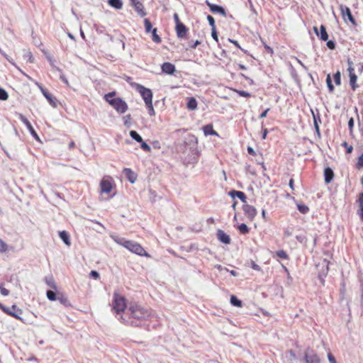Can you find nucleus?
Returning a JSON list of instances; mask_svg holds the SVG:
<instances>
[{
    "label": "nucleus",
    "mask_w": 363,
    "mask_h": 363,
    "mask_svg": "<svg viewBox=\"0 0 363 363\" xmlns=\"http://www.w3.org/2000/svg\"><path fill=\"white\" fill-rule=\"evenodd\" d=\"M121 323L130 324L134 326H140L149 328L147 321L153 322L157 320V316L152 311L145 308L137 303H130L128 309V316L124 318V315L120 316Z\"/></svg>",
    "instance_id": "obj_1"
},
{
    "label": "nucleus",
    "mask_w": 363,
    "mask_h": 363,
    "mask_svg": "<svg viewBox=\"0 0 363 363\" xmlns=\"http://www.w3.org/2000/svg\"><path fill=\"white\" fill-rule=\"evenodd\" d=\"M115 242L136 255L140 256L150 257L149 254L144 250V248L140 244L134 241L125 240L122 238H115Z\"/></svg>",
    "instance_id": "obj_2"
},
{
    "label": "nucleus",
    "mask_w": 363,
    "mask_h": 363,
    "mask_svg": "<svg viewBox=\"0 0 363 363\" xmlns=\"http://www.w3.org/2000/svg\"><path fill=\"white\" fill-rule=\"evenodd\" d=\"M127 308L126 301L124 297L115 293V318L121 321V315H124V318L128 316V311L124 310Z\"/></svg>",
    "instance_id": "obj_3"
},
{
    "label": "nucleus",
    "mask_w": 363,
    "mask_h": 363,
    "mask_svg": "<svg viewBox=\"0 0 363 363\" xmlns=\"http://www.w3.org/2000/svg\"><path fill=\"white\" fill-rule=\"evenodd\" d=\"M317 268L318 270V279L320 281L321 284H323L325 282V278L328 274L329 262L326 259H324L321 262L317 264Z\"/></svg>",
    "instance_id": "obj_4"
},
{
    "label": "nucleus",
    "mask_w": 363,
    "mask_h": 363,
    "mask_svg": "<svg viewBox=\"0 0 363 363\" xmlns=\"http://www.w3.org/2000/svg\"><path fill=\"white\" fill-rule=\"evenodd\" d=\"M137 91L140 94L145 104H150L152 101V92L151 89L145 87L143 85H138Z\"/></svg>",
    "instance_id": "obj_5"
},
{
    "label": "nucleus",
    "mask_w": 363,
    "mask_h": 363,
    "mask_svg": "<svg viewBox=\"0 0 363 363\" xmlns=\"http://www.w3.org/2000/svg\"><path fill=\"white\" fill-rule=\"evenodd\" d=\"M306 363H320V359L317 353L311 348H307L304 354Z\"/></svg>",
    "instance_id": "obj_6"
},
{
    "label": "nucleus",
    "mask_w": 363,
    "mask_h": 363,
    "mask_svg": "<svg viewBox=\"0 0 363 363\" xmlns=\"http://www.w3.org/2000/svg\"><path fill=\"white\" fill-rule=\"evenodd\" d=\"M2 311L5 313L14 317L18 320H22L21 317L20 316V315L22 313V311L17 308L16 305H13L11 307H2Z\"/></svg>",
    "instance_id": "obj_7"
},
{
    "label": "nucleus",
    "mask_w": 363,
    "mask_h": 363,
    "mask_svg": "<svg viewBox=\"0 0 363 363\" xmlns=\"http://www.w3.org/2000/svg\"><path fill=\"white\" fill-rule=\"evenodd\" d=\"M128 109L127 103L120 97H115V111L120 113H125Z\"/></svg>",
    "instance_id": "obj_8"
},
{
    "label": "nucleus",
    "mask_w": 363,
    "mask_h": 363,
    "mask_svg": "<svg viewBox=\"0 0 363 363\" xmlns=\"http://www.w3.org/2000/svg\"><path fill=\"white\" fill-rule=\"evenodd\" d=\"M206 5L209 7L210 11L213 13H219L222 16L225 17L227 13L225 9L219 5L211 3L208 0H206Z\"/></svg>",
    "instance_id": "obj_9"
},
{
    "label": "nucleus",
    "mask_w": 363,
    "mask_h": 363,
    "mask_svg": "<svg viewBox=\"0 0 363 363\" xmlns=\"http://www.w3.org/2000/svg\"><path fill=\"white\" fill-rule=\"evenodd\" d=\"M242 210L245 215L250 220H252L255 218L257 213L256 208L254 206L247 204L246 203L243 205Z\"/></svg>",
    "instance_id": "obj_10"
},
{
    "label": "nucleus",
    "mask_w": 363,
    "mask_h": 363,
    "mask_svg": "<svg viewBox=\"0 0 363 363\" xmlns=\"http://www.w3.org/2000/svg\"><path fill=\"white\" fill-rule=\"evenodd\" d=\"M20 120L26 125L28 130H29L30 133L32 135V136L37 140L40 141V138L34 130L33 127L32 126L30 121L22 114H20L19 116Z\"/></svg>",
    "instance_id": "obj_11"
},
{
    "label": "nucleus",
    "mask_w": 363,
    "mask_h": 363,
    "mask_svg": "<svg viewBox=\"0 0 363 363\" xmlns=\"http://www.w3.org/2000/svg\"><path fill=\"white\" fill-rule=\"evenodd\" d=\"M340 9L343 17L347 16L350 23H352L353 25H356V21L353 17L351 10L349 7L344 5H340Z\"/></svg>",
    "instance_id": "obj_12"
},
{
    "label": "nucleus",
    "mask_w": 363,
    "mask_h": 363,
    "mask_svg": "<svg viewBox=\"0 0 363 363\" xmlns=\"http://www.w3.org/2000/svg\"><path fill=\"white\" fill-rule=\"evenodd\" d=\"M177 35L179 38H185L188 32L187 27L183 23H177L175 27Z\"/></svg>",
    "instance_id": "obj_13"
},
{
    "label": "nucleus",
    "mask_w": 363,
    "mask_h": 363,
    "mask_svg": "<svg viewBox=\"0 0 363 363\" xmlns=\"http://www.w3.org/2000/svg\"><path fill=\"white\" fill-rule=\"evenodd\" d=\"M313 30L316 35L320 38V39L323 41H327L328 39V35L326 31V28L325 26L321 25L320 27V31L318 30V28L314 26Z\"/></svg>",
    "instance_id": "obj_14"
},
{
    "label": "nucleus",
    "mask_w": 363,
    "mask_h": 363,
    "mask_svg": "<svg viewBox=\"0 0 363 363\" xmlns=\"http://www.w3.org/2000/svg\"><path fill=\"white\" fill-rule=\"evenodd\" d=\"M123 174L131 184H134L137 179V174L129 168H125L123 171Z\"/></svg>",
    "instance_id": "obj_15"
},
{
    "label": "nucleus",
    "mask_w": 363,
    "mask_h": 363,
    "mask_svg": "<svg viewBox=\"0 0 363 363\" xmlns=\"http://www.w3.org/2000/svg\"><path fill=\"white\" fill-rule=\"evenodd\" d=\"M216 235L218 240L223 244L228 245L231 242L230 236L220 229L218 230Z\"/></svg>",
    "instance_id": "obj_16"
},
{
    "label": "nucleus",
    "mask_w": 363,
    "mask_h": 363,
    "mask_svg": "<svg viewBox=\"0 0 363 363\" xmlns=\"http://www.w3.org/2000/svg\"><path fill=\"white\" fill-rule=\"evenodd\" d=\"M100 187H101V194H108L110 193L113 186L111 183L106 180L105 178H104L100 183Z\"/></svg>",
    "instance_id": "obj_17"
},
{
    "label": "nucleus",
    "mask_w": 363,
    "mask_h": 363,
    "mask_svg": "<svg viewBox=\"0 0 363 363\" xmlns=\"http://www.w3.org/2000/svg\"><path fill=\"white\" fill-rule=\"evenodd\" d=\"M228 195L231 196L233 199L238 197L244 203L247 202V196L242 191L231 190L230 191H229Z\"/></svg>",
    "instance_id": "obj_18"
},
{
    "label": "nucleus",
    "mask_w": 363,
    "mask_h": 363,
    "mask_svg": "<svg viewBox=\"0 0 363 363\" xmlns=\"http://www.w3.org/2000/svg\"><path fill=\"white\" fill-rule=\"evenodd\" d=\"M347 70L349 72L350 86L353 90H355L356 88L358 86V85L356 84L357 76L354 73V68L347 69Z\"/></svg>",
    "instance_id": "obj_19"
},
{
    "label": "nucleus",
    "mask_w": 363,
    "mask_h": 363,
    "mask_svg": "<svg viewBox=\"0 0 363 363\" xmlns=\"http://www.w3.org/2000/svg\"><path fill=\"white\" fill-rule=\"evenodd\" d=\"M161 69L162 72L167 74H173L176 70L175 66L171 62H164L161 66Z\"/></svg>",
    "instance_id": "obj_20"
},
{
    "label": "nucleus",
    "mask_w": 363,
    "mask_h": 363,
    "mask_svg": "<svg viewBox=\"0 0 363 363\" xmlns=\"http://www.w3.org/2000/svg\"><path fill=\"white\" fill-rule=\"evenodd\" d=\"M334 178L333 170L328 167L324 169V180L325 184H330Z\"/></svg>",
    "instance_id": "obj_21"
},
{
    "label": "nucleus",
    "mask_w": 363,
    "mask_h": 363,
    "mask_svg": "<svg viewBox=\"0 0 363 363\" xmlns=\"http://www.w3.org/2000/svg\"><path fill=\"white\" fill-rule=\"evenodd\" d=\"M203 131L206 136L207 135H216L218 136V133L213 130V125L208 124L203 127Z\"/></svg>",
    "instance_id": "obj_22"
},
{
    "label": "nucleus",
    "mask_w": 363,
    "mask_h": 363,
    "mask_svg": "<svg viewBox=\"0 0 363 363\" xmlns=\"http://www.w3.org/2000/svg\"><path fill=\"white\" fill-rule=\"evenodd\" d=\"M40 89L41 90L42 94L43 96L47 99V100L49 101L50 104L55 108L57 106L56 102L54 100V98L52 96L49 94L45 89H43L42 86H40Z\"/></svg>",
    "instance_id": "obj_23"
},
{
    "label": "nucleus",
    "mask_w": 363,
    "mask_h": 363,
    "mask_svg": "<svg viewBox=\"0 0 363 363\" xmlns=\"http://www.w3.org/2000/svg\"><path fill=\"white\" fill-rule=\"evenodd\" d=\"M133 6L135 8V11L141 17H144L147 15V13L144 9V6L140 1L136 2V4H135Z\"/></svg>",
    "instance_id": "obj_24"
},
{
    "label": "nucleus",
    "mask_w": 363,
    "mask_h": 363,
    "mask_svg": "<svg viewBox=\"0 0 363 363\" xmlns=\"http://www.w3.org/2000/svg\"><path fill=\"white\" fill-rule=\"evenodd\" d=\"M313 113V125L314 128L315 129V132L317 135L320 137V132L319 128V123H321L320 117L319 113H317V115H315L314 113L312 111Z\"/></svg>",
    "instance_id": "obj_25"
},
{
    "label": "nucleus",
    "mask_w": 363,
    "mask_h": 363,
    "mask_svg": "<svg viewBox=\"0 0 363 363\" xmlns=\"http://www.w3.org/2000/svg\"><path fill=\"white\" fill-rule=\"evenodd\" d=\"M59 236L66 245L70 246L71 242H70V239H69V235L68 234V233L67 231H65V230L60 231Z\"/></svg>",
    "instance_id": "obj_26"
},
{
    "label": "nucleus",
    "mask_w": 363,
    "mask_h": 363,
    "mask_svg": "<svg viewBox=\"0 0 363 363\" xmlns=\"http://www.w3.org/2000/svg\"><path fill=\"white\" fill-rule=\"evenodd\" d=\"M186 107L189 110L194 111L197 108V101L194 97L188 98Z\"/></svg>",
    "instance_id": "obj_27"
},
{
    "label": "nucleus",
    "mask_w": 363,
    "mask_h": 363,
    "mask_svg": "<svg viewBox=\"0 0 363 363\" xmlns=\"http://www.w3.org/2000/svg\"><path fill=\"white\" fill-rule=\"evenodd\" d=\"M45 281L47 284V285L49 286L50 287H51L52 289H57V286H56L55 279L52 276L45 277Z\"/></svg>",
    "instance_id": "obj_28"
},
{
    "label": "nucleus",
    "mask_w": 363,
    "mask_h": 363,
    "mask_svg": "<svg viewBox=\"0 0 363 363\" xmlns=\"http://www.w3.org/2000/svg\"><path fill=\"white\" fill-rule=\"evenodd\" d=\"M130 138L135 140L138 143L143 142V138L140 136V135L135 130H130Z\"/></svg>",
    "instance_id": "obj_29"
},
{
    "label": "nucleus",
    "mask_w": 363,
    "mask_h": 363,
    "mask_svg": "<svg viewBox=\"0 0 363 363\" xmlns=\"http://www.w3.org/2000/svg\"><path fill=\"white\" fill-rule=\"evenodd\" d=\"M230 303L234 306H237V307H241L242 306V302L241 300H240L239 298H237V296H234V295H232L230 296Z\"/></svg>",
    "instance_id": "obj_30"
},
{
    "label": "nucleus",
    "mask_w": 363,
    "mask_h": 363,
    "mask_svg": "<svg viewBox=\"0 0 363 363\" xmlns=\"http://www.w3.org/2000/svg\"><path fill=\"white\" fill-rule=\"evenodd\" d=\"M157 28H155L151 31L152 40L153 42H155L156 43H161L162 40H161V38L157 34Z\"/></svg>",
    "instance_id": "obj_31"
},
{
    "label": "nucleus",
    "mask_w": 363,
    "mask_h": 363,
    "mask_svg": "<svg viewBox=\"0 0 363 363\" xmlns=\"http://www.w3.org/2000/svg\"><path fill=\"white\" fill-rule=\"evenodd\" d=\"M123 121V124L127 128H130L132 124V117L130 114H128L122 118Z\"/></svg>",
    "instance_id": "obj_32"
},
{
    "label": "nucleus",
    "mask_w": 363,
    "mask_h": 363,
    "mask_svg": "<svg viewBox=\"0 0 363 363\" xmlns=\"http://www.w3.org/2000/svg\"><path fill=\"white\" fill-rule=\"evenodd\" d=\"M297 208L303 214H306L309 211V208L303 203H298Z\"/></svg>",
    "instance_id": "obj_33"
},
{
    "label": "nucleus",
    "mask_w": 363,
    "mask_h": 363,
    "mask_svg": "<svg viewBox=\"0 0 363 363\" xmlns=\"http://www.w3.org/2000/svg\"><path fill=\"white\" fill-rule=\"evenodd\" d=\"M144 26L146 33H150L152 30V25L150 21L148 18L144 19Z\"/></svg>",
    "instance_id": "obj_34"
},
{
    "label": "nucleus",
    "mask_w": 363,
    "mask_h": 363,
    "mask_svg": "<svg viewBox=\"0 0 363 363\" xmlns=\"http://www.w3.org/2000/svg\"><path fill=\"white\" fill-rule=\"evenodd\" d=\"M57 300L59 301L60 303L64 306H67L69 305V300L67 299V298L66 296H63L62 294L58 295Z\"/></svg>",
    "instance_id": "obj_35"
},
{
    "label": "nucleus",
    "mask_w": 363,
    "mask_h": 363,
    "mask_svg": "<svg viewBox=\"0 0 363 363\" xmlns=\"http://www.w3.org/2000/svg\"><path fill=\"white\" fill-rule=\"evenodd\" d=\"M238 229L239 230L240 233L242 234H247L250 231L249 228L245 223H241L240 225H239L238 227Z\"/></svg>",
    "instance_id": "obj_36"
},
{
    "label": "nucleus",
    "mask_w": 363,
    "mask_h": 363,
    "mask_svg": "<svg viewBox=\"0 0 363 363\" xmlns=\"http://www.w3.org/2000/svg\"><path fill=\"white\" fill-rule=\"evenodd\" d=\"M47 298L50 301H56L57 298V296L56 295V293L52 290H48L46 292Z\"/></svg>",
    "instance_id": "obj_37"
},
{
    "label": "nucleus",
    "mask_w": 363,
    "mask_h": 363,
    "mask_svg": "<svg viewBox=\"0 0 363 363\" xmlns=\"http://www.w3.org/2000/svg\"><path fill=\"white\" fill-rule=\"evenodd\" d=\"M106 101L113 106V91H111L104 96Z\"/></svg>",
    "instance_id": "obj_38"
},
{
    "label": "nucleus",
    "mask_w": 363,
    "mask_h": 363,
    "mask_svg": "<svg viewBox=\"0 0 363 363\" xmlns=\"http://www.w3.org/2000/svg\"><path fill=\"white\" fill-rule=\"evenodd\" d=\"M326 83H327V86L329 89V91L330 92H333L335 88H334V86L332 83V80H331V77H330V74H328L327 76V78H326Z\"/></svg>",
    "instance_id": "obj_39"
},
{
    "label": "nucleus",
    "mask_w": 363,
    "mask_h": 363,
    "mask_svg": "<svg viewBox=\"0 0 363 363\" xmlns=\"http://www.w3.org/2000/svg\"><path fill=\"white\" fill-rule=\"evenodd\" d=\"M8 97L9 95L7 91L4 89L0 87V100L5 101Z\"/></svg>",
    "instance_id": "obj_40"
},
{
    "label": "nucleus",
    "mask_w": 363,
    "mask_h": 363,
    "mask_svg": "<svg viewBox=\"0 0 363 363\" xmlns=\"http://www.w3.org/2000/svg\"><path fill=\"white\" fill-rule=\"evenodd\" d=\"M334 81L336 85H340L341 84V74L339 71H337L333 76Z\"/></svg>",
    "instance_id": "obj_41"
},
{
    "label": "nucleus",
    "mask_w": 363,
    "mask_h": 363,
    "mask_svg": "<svg viewBox=\"0 0 363 363\" xmlns=\"http://www.w3.org/2000/svg\"><path fill=\"white\" fill-rule=\"evenodd\" d=\"M145 105H146V107L147 108L149 115L151 116H155V110H154V108H153V106H152V101L150 102V104H145Z\"/></svg>",
    "instance_id": "obj_42"
},
{
    "label": "nucleus",
    "mask_w": 363,
    "mask_h": 363,
    "mask_svg": "<svg viewBox=\"0 0 363 363\" xmlns=\"http://www.w3.org/2000/svg\"><path fill=\"white\" fill-rule=\"evenodd\" d=\"M140 147L141 148L145 151V152H150L151 151V147L150 146L146 143L145 141L143 140V142H140Z\"/></svg>",
    "instance_id": "obj_43"
},
{
    "label": "nucleus",
    "mask_w": 363,
    "mask_h": 363,
    "mask_svg": "<svg viewBox=\"0 0 363 363\" xmlns=\"http://www.w3.org/2000/svg\"><path fill=\"white\" fill-rule=\"evenodd\" d=\"M207 20L208 21L209 25L211 27V29L216 28V23H215V20H214L213 17L211 15H208Z\"/></svg>",
    "instance_id": "obj_44"
},
{
    "label": "nucleus",
    "mask_w": 363,
    "mask_h": 363,
    "mask_svg": "<svg viewBox=\"0 0 363 363\" xmlns=\"http://www.w3.org/2000/svg\"><path fill=\"white\" fill-rule=\"evenodd\" d=\"M277 255L278 257L281 259H287L288 255L286 252L284 250H279L277 252Z\"/></svg>",
    "instance_id": "obj_45"
},
{
    "label": "nucleus",
    "mask_w": 363,
    "mask_h": 363,
    "mask_svg": "<svg viewBox=\"0 0 363 363\" xmlns=\"http://www.w3.org/2000/svg\"><path fill=\"white\" fill-rule=\"evenodd\" d=\"M342 145L346 148V152L347 154L352 153L353 150V147L352 145H349L347 142H344Z\"/></svg>",
    "instance_id": "obj_46"
},
{
    "label": "nucleus",
    "mask_w": 363,
    "mask_h": 363,
    "mask_svg": "<svg viewBox=\"0 0 363 363\" xmlns=\"http://www.w3.org/2000/svg\"><path fill=\"white\" fill-rule=\"evenodd\" d=\"M237 93L239 94V96H242V97H250V96H251V94L250 92H247V91H244V90L237 91Z\"/></svg>",
    "instance_id": "obj_47"
},
{
    "label": "nucleus",
    "mask_w": 363,
    "mask_h": 363,
    "mask_svg": "<svg viewBox=\"0 0 363 363\" xmlns=\"http://www.w3.org/2000/svg\"><path fill=\"white\" fill-rule=\"evenodd\" d=\"M336 43L334 40H328L327 46L330 50H334L335 48Z\"/></svg>",
    "instance_id": "obj_48"
},
{
    "label": "nucleus",
    "mask_w": 363,
    "mask_h": 363,
    "mask_svg": "<svg viewBox=\"0 0 363 363\" xmlns=\"http://www.w3.org/2000/svg\"><path fill=\"white\" fill-rule=\"evenodd\" d=\"M6 250L7 245L2 240H0V252H4Z\"/></svg>",
    "instance_id": "obj_49"
},
{
    "label": "nucleus",
    "mask_w": 363,
    "mask_h": 363,
    "mask_svg": "<svg viewBox=\"0 0 363 363\" xmlns=\"http://www.w3.org/2000/svg\"><path fill=\"white\" fill-rule=\"evenodd\" d=\"M0 292L1 295L6 296L9 294V291L6 288L3 287L2 285L0 286Z\"/></svg>",
    "instance_id": "obj_50"
},
{
    "label": "nucleus",
    "mask_w": 363,
    "mask_h": 363,
    "mask_svg": "<svg viewBox=\"0 0 363 363\" xmlns=\"http://www.w3.org/2000/svg\"><path fill=\"white\" fill-rule=\"evenodd\" d=\"M211 36L216 42H218V37L216 28L211 29Z\"/></svg>",
    "instance_id": "obj_51"
},
{
    "label": "nucleus",
    "mask_w": 363,
    "mask_h": 363,
    "mask_svg": "<svg viewBox=\"0 0 363 363\" xmlns=\"http://www.w3.org/2000/svg\"><path fill=\"white\" fill-rule=\"evenodd\" d=\"M228 40L232 43L233 44H234L237 48H238L240 50H242V52H246V50H245L242 48L240 47V44L238 43V42L237 40H232V39H228Z\"/></svg>",
    "instance_id": "obj_52"
},
{
    "label": "nucleus",
    "mask_w": 363,
    "mask_h": 363,
    "mask_svg": "<svg viewBox=\"0 0 363 363\" xmlns=\"http://www.w3.org/2000/svg\"><path fill=\"white\" fill-rule=\"evenodd\" d=\"M89 276H90V277H92V278L96 279H98L99 277V272L97 271L92 270L89 273Z\"/></svg>",
    "instance_id": "obj_53"
},
{
    "label": "nucleus",
    "mask_w": 363,
    "mask_h": 363,
    "mask_svg": "<svg viewBox=\"0 0 363 363\" xmlns=\"http://www.w3.org/2000/svg\"><path fill=\"white\" fill-rule=\"evenodd\" d=\"M328 359L330 363H337L335 357L330 353H328Z\"/></svg>",
    "instance_id": "obj_54"
},
{
    "label": "nucleus",
    "mask_w": 363,
    "mask_h": 363,
    "mask_svg": "<svg viewBox=\"0 0 363 363\" xmlns=\"http://www.w3.org/2000/svg\"><path fill=\"white\" fill-rule=\"evenodd\" d=\"M123 6L121 0H115V9H121Z\"/></svg>",
    "instance_id": "obj_55"
},
{
    "label": "nucleus",
    "mask_w": 363,
    "mask_h": 363,
    "mask_svg": "<svg viewBox=\"0 0 363 363\" xmlns=\"http://www.w3.org/2000/svg\"><path fill=\"white\" fill-rule=\"evenodd\" d=\"M251 267L256 271L261 270V267L253 261H251Z\"/></svg>",
    "instance_id": "obj_56"
},
{
    "label": "nucleus",
    "mask_w": 363,
    "mask_h": 363,
    "mask_svg": "<svg viewBox=\"0 0 363 363\" xmlns=\"http://www.w3.org/2000/svg\"><path fill=\"white\" fill-rule=\"evenodd\" d=\"M357 165L358 167H363V153L359 157Z\"/></svg>",
    "instance_id": "obj_57"
},
{
    "label": "nucleus",
    "mask_w": 363,
    "mask_h": 363,
    "mask_svg": "<svg viewBox=\"0 0 363 363\" xmlns=\"http://www.w3.org/2000/svg\"><path fill=\"white\" fill-rule=\"evenodd\" d=\"M354 121L353 118H350L348 121V127H349V129L350 130V131L352 130V128L354 127Z\"/></svg>",
    "instance_id": "obj_58"
},
{
    "label": "nucleus",
    "mask_w": 363,
    "mask_h": 363,
    "mask_svg": "<svg viewBox=\"0 0 363 363\" xmlns=\"http://www.w3.org/2000/svg\"><path fill=\"white\" fill-rule=\"evenodd\" d=\"M357 214L360 216V218H363V205H359V209Z\"/></svg>",
    "instance_id": "obj_59"
},
{
    "label": "nucleus",
    "mask_w": 363,
    "mask_h": 363,
    "mask_svg": "<svg viewBox=\"0 0 363 363\" xmlns=\"http://www.w3.org/2000/svg\"><path fill=\"white\" fill-rule=\"evenodd\" d=\"M24 56L28 57V60L30 63L33 62V57L30 52H28Z\"/></svg>",
    "instance_id": "obj_60"
},
{
    "label": "nucleus",
    "mask_w": 363,
    "mask_h": 363,
    "mask_svg": "<svg viewBox=\"0 0 363 363\" xmlns=\"http://www.w3.org/2000/svg\"><path fill=\"white\" fill-rule=\"evenodd\" d=\"M247 150L249 155L252 156L256 155L255 150L252 147L248 146Z\"/></svg>",
    "instance_id": "obj_61"
},
{
    "label": "nucleus",
    "mask_w": 363,
    "mask_h": 363,
    "mask_svg": "<svg viewBox=\"0 0 363 363\" xmlns=\"http://www.w3.org/2000/svg\"><path fill=\"white\" fill-rule=\"evenodd\" d=\"M263 45H264V47L266 50V51L270 54H272L273 53V49L269 47V45H267L266 43H263Z\"/></svg>",
    "instance_id": "obj_62"
},
{
    "label": "nucleus",
    "mask_w": 363,
    "mask_h": 363,
    "mask_svg": "<svg viewBox=\"0 0 363 363\" xmlns=\"http://www.w3.org/2000/svg\"><path fill=\"white\" fill-rule=\"evenodd\" d=\"M270 110L269 108H267V109H265L263 112H262L259 115V118H265L267 116V113L269 112V111Z\"/></svg>",
    "instance_id": "obj_63"
},
{
    "label": "nucleus",
    "mask_w": 363,
    "mask_h": 363,
    "mask_svg": "<svg viewBox=\"0 0 363 363\" xmlns=\"http://www.w3.org/2000/svg\"><path fill=\"white\" fill-rule=\"evenodd\" d=\"M359 205H363V192L360 194L358 199Z\"/></svg>",
    "instance_id": "obj_64"
}]
</instances>
